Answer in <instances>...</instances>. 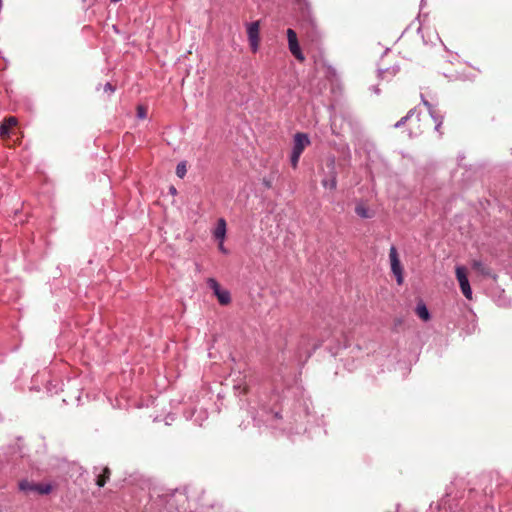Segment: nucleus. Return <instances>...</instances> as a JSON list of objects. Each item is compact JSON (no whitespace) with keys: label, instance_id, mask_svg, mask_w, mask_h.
<instances>
[{"label":"nucleus","instance_id":"24","mask_svg":"<svg viewBox=\"0 0 512 512\" xmlns=\"http://www.w3.org/2000/svg\"><path fill=\"white\" fill-rule=\"evenodd\" d=\"M170 191H171V193H173V194H175V193H176V189H175L174 187H171V188H170Z\"/></svg>","mask_w":512,"mask_h":512},{"label":"nucleus","instance_id":"19","mask_svg":"<svg viewBox=\"0 0 512 512\" xmlns=\"http://www.w3.org/2000/svg\"><path fill=\"white\" fill-rule=\"evenodd\" d=\"M415 113V109H411L406 116L402 117L397 123H395L394 127L395 128H400L402 127L408 119H410Z\"/></svg>","mask_w":512,"mask_h":512},{"label":"nucleus","instance_id":"23","mask_svg":"<svg viewBox=\"0 0 512 512\" xmlns=\"http://www.w3.org/2000/svg\"><path fill=\"white\" fill-rule=\"evenodd\" d=\"M373 91L378 94L379 93V89L377 87H373Z\"/></svg>","mask_w":512,"mask_h":512},{"label":"nucleus","instance_id":"18","mask_svg":"<svg viewBox=\"0 0 512 512\" xmlns=\"http://www.w3.org/2000/svg\"><path fill=\"white\" fill-rule=\"evenodd\" d=\"M186 172H187L186 163L184 161L178 163L176 166V175L179 178H183L186 175Z\"/></svg>","mask_w":512,"mask_h":512},{"label":"nucleus","instance_id":"3","mask_svg":"<svg viewBox=\"0 0 512 512\" xmlns=\"http://www.w3.org/2000/svg\"><path fill=\"white\" fill-rule=\"evenodd\" d=\"M389 260L391 271L396 278L397 284L402 285L404 282L403 267L401 265L399 255L395 246H391L389 249Z\"/></svg>","mask_w":512,"mask_h":512},{"label":"nucleus","instance_id":"20","mask_svg":"<svg viewBox=\"0 0 512 512\" xmlns=\"http://www.w3.org/2000/svg\"><path fill=\"white\" fill-rule=\"evenodd\" d=\"M147 116V111L146 109L143 107V106H138L137 107V117L139 119H145Z\"/></svg>","mask_w":512,"mask_h":512},{"label":"nucleus","instance_id":"11","mask_svg":"<svg viewBox=\"0 0 512 512\" xmlns=\"http://www.w3.org/2000/svg\"><path fill=\"white\" fill-rule=\"evenodd\" d=\"M422 102L423 104L426 106V108L428 109V112L431 116V118L434 120L435 122V130L436 131H439L442 123H443V118L442 116H439L436 111L433 109L432 105L427 101L425 100L424 98H422Z\"/></svg>","mask_w":512,"mask_h":512},{"label":"nucleus","instance_id":"4","mask_svg":"<svg viewBox=\"0 0 512 512\" xmlns=\"http://www.w3.org/2000/svg\"><path fill=\"white\" fill-rule=\"evenodd\" d=\"M19 489L25 493L36 492L41 495H47L52 491V486L51 484H35L23 480L19 483Z\"/></svg>","mask_w":512,"mask_h":512},{"label":"nucleus","instance_id":"5","mask_svg":"<svg viewBox=\"0 0 512 512\" xmlns=\"http://www.w3.org/2000/svg\"><path fill=\"white\" fill-rule=\"evenodd\" d=\"M456 278L459 282V286L463 295L468 299H472V289L466 274V269L463 266L456 267Z\"/></svg>","mask_w":512,"mask_h":512},{"label":"nucleus","instance_id":"6","mask_svg":"<svg viewBox=\"0 0 512 512\" xmlns=\"http://www.w3.org/2000/svg\"><path fill=\"white\" fill-rule=\"evenodd\" d=\"M207 285L212 289L214 295L222 305H227L231 301V296L228 290L221 289L220 284L214 278L207 279Z\"/></svg>","mask_w":512,"mask_h":512},{"label":"nucleus","instance_id":"2","mask_svg":"<svg viewBox=\"0 0 512 512\" xmlns=\"http://www.w3.org/2000/svg\"><path fill=\"white\" fill-rule=\"evenodd\" d=\"M328 171L322 179L321 184L324 188L335 190L337 187L336 161L334 157H329L326 161Z\"/></svg>","mask_w":512,"mask_h":512},{"label":"nucleus","instance_id":"14","mask_svg":"<svg viewBox=\"0 0 512 512\" xmlns=\"http://www.w3.org/2000/svg\"><path fill=\"white\" fill-rule=\"evenodd\" d=\"M399 71V68L398 67H390V68H386V69H381L379 70V76L382 78V79H386L388 77H393L397 74V72Z\"/></svg>","mask_w":512,"mask_h":512},{"label":"nucleus","instance_id":"22","mask_svg":"<svg viewBox=\"0 0 512 512\" xmlns=\"http://www.w3.org/2000/svg\"><path fill=\"white\" fill-rule=\"evenodd\" d=\"M104 91L112 93V92H114V88L110 83H106L104 86Z\"/></svg>","mask_w":512,"mask_h":512},{"label":"nucleus","instance_id":"9","mask_svg":"<svg viewBox=\"0 0 512 512\" xmlns=\"http://www.w3.org/2000/svg\"><path fill=\"white\" fill-rule=\"evenodd\" d=\"M246 377L240 371H232L229 375V380L232 383V386L237 391H244L246 388Z\"/></svg>","mask_w":512,"mask_h":512},{"label":"nucleus","instance_id":"25","mask_svg":"<svg viewBox=\"0 0 512 512\" xmlns=\"http://www.w3.org/2000/svg\"><path fill=\"white\" fill-rule=\"evenodd\" d=\"M264 184L269 188L270 187V182L268 181H264Z\"/></svg>","mask_w":512,"mask_h":512},{"label":"nucleus","instance_id":"16","mask_svg":"<svg viewBox=\"0 0 512 512\" xmlns=\"http://www.w3.org/2000/svg\"><path fill=\"white\" fill-rule=\"evenodd\" d=\"M16 124V119L11 117L0 126V135L8 134L9 127Z\"/></svg>","mask_w":512,"mask_h":512},{"label":"nucleus","instance_id":"15","mask_svg":"<svg viewBox=\"0 0 512 512\" xmlns=\"http://www.w3.org/2000/svg\"><path fill=\"white\" fill-rule=\"evenodd\" d=\"M355 213L363 218V219H366V218H369L370 217V213H369V210L367 209V207H365L363 204H358L356 207H355Z\"/></svg>","mask_w":512,"mask_h":512},{"label":"nucleus","instance_id":"10","mask_svg":"<svg viewBox=\"0 0 512 512\" xmlns=\"http://www.w3.org/2000/svg\"><path fill=\"white\" fill-rule=\"evenodd\" d=\"M227 225L224 218H219L217 225L213 230V236L218 241H224L226 237Z\"/></svg>","mask_w":512,"mask_h":512},{"label":"nucleus","instance_id":"17","mask_svg":"<svg viewBox=\"0 0 512 512\" xmlns=\"http://www.w3.org/2000/svg\"><path fill=\"white\" fill-rule=\"evenodd\" d=\"M103 472H104L103 475H99L97 478V481H96V484L99 487H103L106 483V480L109 478V473H110L109 469L104 468Z\"/></svg>","mask_w":512,"mask_h":512},{"label":"nucleus","instance_id":"1","mask_svg":"<svg viewBox=\"0 0 512 512\" xmlns=\"http://www.w3.org/2000/svg\"><path fill=\"white\" fill-rule=\"evenodd\" d=\"M311 144L310 138L306 133H296L293 138V147L290 156L291 166L296 168L304 149Z\"/></svg>","mask_w":512,"mask_h":512},{"label":"nucleus","instance_id":"12","mask_svg":"<svg viewBox=\"0 0 512 512\" xmlns=\"http://www.w3.org/2000/svg\"><path fill=\"white\" fill-rule=\"evenodd\" d=\"M415 311L418 317L423 321H428L431 317L427 306L422 301L417 304Z\"/></svg>","mask_w":512,"mask_h":512},{"label":"nucleus","instance_id":"7","mask_svg":"<svg viewBox=\"0 0 512 512\" xmlns=\"http://www.w3.org/2000/svg\"><path fill=\"white\" fill-rule=\"evenodd\" d=\"M259 22L254 21L247 25V36L250 44V48L252 52H257L259 49V42H260V36H259Z\"/></svg>","mask_w":512,"mask_h":512},{"label":"nucleus","instance_id":"8","mask_svg":"<svg viewBox=\"0 0 512 512\" xmlns=\"http://www.w3.org/2000/svg\"><path fill=\"white\" fill-rule=\"evenodd\" d=\"M286 33L290 52L297 60L304 61L305 57L300 49L296 32L289 28Z\"/></svg>","mask_w":512,"mask_h":512},{"label":"nucleus","instance_id":"13","mask_svg":"<svg viewBox=\"0 0 512 512\" xmlns=\"http://www.w3.org/2000/svg\"><path fill=\"white\" fill-rule=\"evenodd\" d=\"M472 267L482 275L488 276L490 275L489 269L484 265L480 260H473Z\"/></svg>","mask_w":512,"mask_h":512},{"label":"nucleus","instance_id":"21","mask_svg":"<svg viewBox=\"0 0 512 512\" xmlns=\"http://www.w3.org/2000/svg\"><path fill=\"white\" fill-rule=\"evenodd\" d=\"M219 244H218V249L223 253V254H228V250L225 248L224 246V241H218Z\"/></svg>","mask_w":512,"mask_h":512}]
</instances>
